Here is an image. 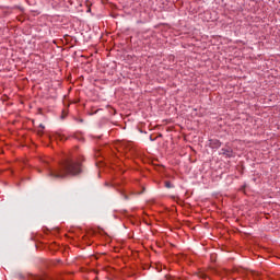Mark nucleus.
<instances>
[{"label":"nucleus","instance_id":"3","mask_svg":"<svg viewBox=\"0 0 280 280\" xmlns=\"http://www.w3.org/2000/svg\"><path fill=\"white\" fill-rule=\"evenodd\" d=\"M222 152H223V154H225V156H233V153L229 150L222 149Z\"/></svg>","mask_w":280,"mask_h":280},{"label":"nucleus","instance_id":"5","mask_svg":"<svg viewBox=\"0 0 280 280\" xmlns=\"http://www.w3.org/2000/svg\"><path fill=\"white\" fill-rule=\"evenodd\" d=\"M39 128H42V130H45V125L40 124Z\"/></svg>","mask_w":280,"mask_h":280},{"label":"nucleus","instance_id":"4","mask_svg":"<svg viewBox=\"0 0 280 280\" xmlns=\"http://www.w3.org/2000/svg\"><path fill=\"white\" fill-rule=\"evenodd\" d=\"M165 187L166 189H173L174 185H172L170 182H165Z\"/></svg>","mask_w":280,"mask_h":280},{"label":"nucleus","instance_id":"1","mask_svg":"<svg viewBox=\"0 0 280 280\" xmlns=\"http://www.w3.org/2000/svg\"><path fill=\"white\" fill-rule=\"evenodd\" d=\"M82 174V164L80 161L66 160L58 170H49L50 178H67V176H78Z\"/></svg>","mask_w":280,"mask_h":280},{"label":"nucleus","instance_id":"6","mask_svg":"<svg viewBox=\"0 0 280 280\" xmlns=\"http://www.w3.org/2000/svg\"><path fill=\"white\" fill-rule=\"evenodd\" d=\"M38 135H43V130H38Z\"/></svg>","mask_w":280,"mask_h":280},{"label":"nucleus","instance_id":"2","mask_svg":"<svg viewBox=\"0 0 280 280\" xmlns=\"http://www.w3.org/2000/svg\"><path fill=\"white\" fill-rule=\"evenodd\" d=\"M56 139H59V141H65V136L62 133H56Z\"/></svg>","mask_w":280,"mask_h":280}]
</instances>
